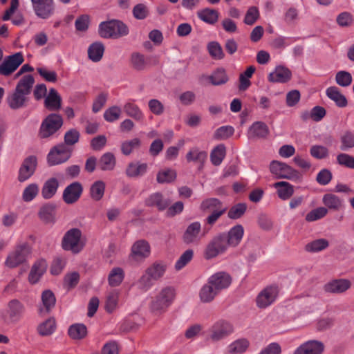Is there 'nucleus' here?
Listing matches in <instances>:
<instances>
[{
  "label": "nucleus",
  "instance_id": "dca6fc26",
  "mask_svg": "<svg viewBox=\"0 0 354 354\" xmlns=\"http://www.w3.org/2000/svg\"><path fill=\"white\" fill-rule=\"evenodd\" d=\"M24 60L21 53H16L8 56L0 65V75H10L24 62Z\"/></svg>",
  "mask_w": 354,
  "mask_h": 354
},
{
  "label": "nucleus",
  "instance_id": "c9c22d12",
  "mask_svg": "<svg viewBox=\"0 0 354 354\" xmlns=\"http://www.w3.org/2000/svg\"><path fill=\"white\" fill-rule=\"evenodd\" d=\"M248 346L249 342L246 339H238L227 346L225 354H243Z\"/></svg>",
  "mask_w": 354,
  "mask_h": 354
},
{
  "label": "nucleus",
  "instance_id": "864d4df0",
  "mask_svg": "<svg viewBox=\"0 0 354 354\" xmlns=\"http://www.w3.org/2000/svg\"><path fill=\"white\" fill-rule=\"evenodd\" d=\"M225 156V147L224 145L216 146L211 153V161L214 165H219Z\"/></svg>",
  "mask_w": 354,
  "mask_h": 354
},
{
  "label": "nucleus",
  "instance_id": "423d86ee",
  "mask_svg": "<svg viewBox=\"0 0 354 354\" xmlns=\"http://www.w3.org/2000/svg\"><path fill=\"white\" fill-rule=\"evenodd\" d=\"M82 232L77 228H72L68 230L62 241V246L64 250L71 251L73 254L80 252L84 243L82 240Z\"/></svg>",
  "mask_w": 354,
  "mask_h": 354
},
{
  "label": "nucleus",
  "instance_id": "37998d69",
  "mask_svg": "<svg viewBox=\"0 0 354 354\" xmlns=\"http://www.w3.org/2000/svg\"><path fill=\"white\" fill-rule=\"evenodd\" d=\"M212 84L218 86L225 84L228 81L226 71L223 68L216 69L211 75L208 76Z\"/></svg>",
  "mask_w": 354,
  "mask_h": 354
},
{
  "label": "nucleus",
  "instance_id": "6e6552de",
  "mask_svg": "<svg viewBox=\"0 0 354 354\" xmlns=\"http://www.w3.org/2000/svg\"><path fill=\"white\" fill-rule=\"evenodd\" d=\"M225 241L223 234L219 233L213 236L205 248L204 258L209 260L224 254L228 248Z\"/></svg>",
  "mask_w": 354,
  "mask_h": 354
},
{
  "label": "nucleus",
  "instance_id": "4be33fe9",
  "mask_svg": "<svg viewBox=\"0 0 354 354\" xmlns=\"http://www.w3.org/2000/svg\"><path fill=\"white\" fill-rule=\"evenodd\" d=\"M209 283H210L214 288L219 293L221 290L227 288L231 282V277L225 272H218L207 279Z\"/></svg>",
  "mask_w": 354,
  "mask_h": 354
},
{
  "label": "nucleus",
  "instance_id": "58836bf2",
  "mask_svg": "<svg viewBox=\"0 0 354 354\" xmlns=\"http://www.w3.org/2000/svg\"><path fill=\"white\" fill-rule=\"evenodd\" d=\"M218 292L208 281L204 284L199 291V297L203 303H209L214 299Z\"/></svg>",
  "mask_w": 354,
  "mask_h": 354
},
{
  "label": "nucleus",
  "instance_id": "09e8293b",
  "mask_svg": "<svg viewBox=\"0 0 354 354\" xmlns=\"http://www.w3.org/2000/svg\"><path fill=\"white\" fill-rule=\"evenodd\" d=\"M68 335L74 339H83L87 334V329L82 324H75L70 326Z\"/></svg>",
  "mask_w": 354,
  "mask_h": 354
},
{
  "label": "nucleus",
  "instance_id": "c03bdc74",
  "mask_svg": "<svg viewBox=\"0 0 354 354\" xmlns=\"http://www.w3.org/2000/svg\"><path fill=\"white\" fill-rule=\"evenodd\" d=\"M124 278V272L120 267L113 268L108 277L109 283L111 286L116 287L121 284Z\"/></svg>",
  "mask_w": 354,
  "mask_h": 354
},
{
  "label": "nucleus",
  "instance_id": "ddd939ff",
  "mask_svg": "<svg viewBox=\"0 0 354 354\" xmlns=\"http://www.w3.org/2000/svg\"><path fill=\"white\" fill-rule=\"evenodd\" d=\"M233 330V326L229 322L220 319L209 328V335L212 341L218 342L231 335Z\"/></svg>",
  "mask_w": 354,
  "mask_h": 354
},
{
  "label": "nucleus",
  "instance_id": "6ab92c4d",
  "mask_svg": "<svg viewBox=\"0 0 354 354\" xmlns=\"http://www.w3.org/2000/svg\"><path fill=\"white\" fill-rule=\"evenodd\" d=\"M83 187L79 182H73L66 187L63 192V201L68 205L74 204L82 196Z\"/></svg>",
  "mask_w": 354,
  "mask_h": 354
},
{
  "label": "nucleus",
  "instance_id": "aec40b11",
  "mask_svg": "<svg viewBox=\"0 0 354 354\" xmlns=\"http://www.w3.org/2000/svg\"><path fill=\"white\" fill-rule=\"evenodd\" d=\"M37 164V160L36 156H30L27 157L24 160L19 169L18 176L19 181L24 182L30 178L36 169Z\"/></svg>",
  "mask_w": 354,
  "mask_h": 354
},
{
  "label": "nucleus",
  "instance_id": "473e14b6",
  "mask_svg": "<svg viewBox=\"0 0 354 354\" xmlns=\"http://www.w3.org/2000/svg\"><path fill=\"white\" fill-rule=\"evenodd\" d=\"M148 169L147 163L140 162H131L128 164L125 174L129 178H138L145 175Z\"/></svg>",
  "mask_w": 354,
  "mask_h": 354
},
{
  "label": "nucleus",
  "instance_id": "f704fd0d",
  "mask_svg": "<svg viewBox=\"0 0 354 354\" xmlns=\"http://www.w3.org/2000/svg\"><path fill=\"white\" fill-rule=\"evenodd\" d=\"M326 95L331 100L335 102L339 107H345L347 105L346 97L341 93L339 88L336 86H330L326 91Z\"/></svg>",
  "mask_w": 354,
  "mask_h": 354
},
{
  "label": "nucleus",
  "instance_id": "9b49d317",
  "mask_svg": "<svg viewBox=\"0 0 354 354\" xmlns=\"http://www.w3.org/2000/svg\"><path fill=\"white\" fill-rule=\"evenodd\" d=\"M35 15L41 19L50 18L55 12L54 0H30Z\"/></svg>",
  "mask_w": 354,
  "mask_h": 354
},
{
  "label": "nucleus",
  "instance_id": "c85d7f7f",
  "mask_svg": "<svg viewBox=\"0 0 354 354\" xmlns=\"http://www.w3.org/2000/svg\"><path fill=\"white\" fill-rule=\"evenodd\" d=\"M62 106V97L53 88L49 90L44 100V106L50 111H57Z\"/></svg>",
  "mask_w": 354,
  "mask_h": 354
},
{
  "label": "nucleus",
  "instance_id": "13d9d810",
  "mask_svg": "<svg viewBox=\"0 0 354 354\" xmlns=\"http://www.w3.org/2000/svg\"><path fill=\"white\" fill-rule=\"evenodd\" d=\"M336 83L342 87H347L352 83L353 78L350 73L345 71H340L335 75Z\"/></svg>",
  "mask_w": 354,
  "mask_h": 354
},
{
  "label": "nucleus",
  "instance_id": "72a5a7b5",
  "mask_svg": "<svg viewBox=\"0 0 354 354\" xmlns=\"http://www.w3.org/2000/svg\"><path fill=\"white\" fill-rule=\"evenodd\" d=\"M273 187L277 189V195L281 200H288L294 194V186L286 181L277 182Z\"/></svg>",
  "mask_w": 354,
  "mask_h": 354
},
{
  "label": "nucleus",
  "instance_id": "8fccbe9b",
  "mask_svg": "<svg viewBox=\"0 0 354 354\" xmlns=\"http://www.w3.org/2000/svg\"><path fill=\"white\" fill-rule=\"evenodd\" d=\"M200 208L203 212H214L215 209H223L222 203L216 198H209L203 201Z\"/></svg>",
  "mask_w": 354,
  "mask_h": 354
},
{
  "label": "nucleus",
  "instance_id": "a18cd8bd",
  "mask_svg": "<svg viewBox=\"0 0 354 354\" xmlns=\"http://www.w3.org/2000/svg\"><path fill=\"white\" fill-rule=\"evenodd\" d=\"M328 246L329 242L328 240L325 239H318L307 243L305 245V250L308 252L315 253L321 252L326 249Z\"/></svg>",
  "mask_w": 354,
  "mask_h": 354
},
{
  "label": "nucleus",
  "instance_id": "bb28decb",
  "mask_svg": "<svg viewBox=\"0 0 354 354\" xmlns=\"http://www.w3.org/2000/svg\"><path fill=\"white\" fill-rule=\"evenodd\" d=\"M269 134V129L267 124L263 122H254L248 129V137L249 139L266 138Z\"/></svg>",
  "mask_w": 354,
  "mask_h": 354
},
{
  "label": "nucleus",
  "instance_id": "20e7f679",
  "mask_svg": "<svg viewBox=\"0 0 354 354\" xmlns=\"http://www.w3.org/2000/svg\"><path fill=\"white\" fill-rule=\"evenodd\" d=\"M63 118L58 113L48 115L41 122L38 136L41 139H48L55 135L62 127Z\"/></svg>",
  "mask_w": 354,
  "mask_h": 354
},
{
  "label": "nucleus",
  "instance_id": "f8f14e48",
  "mask_svg": "<svg viewBox=\"0 0 354 354\" xmlns=\"http://www.w3.org/2000/svg\"><path fill=\"white\" fill-rule=\"evenodd\" d=\"M279 292L277 286H269L263 288L256 298L257 306L259 308H266L277 300Z\"/></svg>",
  "mask_w": 354,
  "mask_h": 354
},
{
  "label": "nucleus",
  "instance_id": "5701e85b",
  "mask_svg": "<svg viewBox=\"0 0 354 354\" xmlns=\"http://www.w3.org/2000/svg\"><path fill=\"white\" fill-rule=\"evenodd\" d=\"M227 241V247H236L241 241L243 234L244 228L241 225H236L232 227L227 233L223 232Z\"/></svg>",
  "mask_w": 354,
  "mask_h": 354
},
{
  "label": "nucleus",
  "instance_id": "603ef678",
  "mask_svg": "<svg viewBox=\"0 0 354 354\" xmlns=\"http://www.w3.org/2000/svg\"><path fill=\"white\" fill-rule=\"evenodd\" d=\"M207 158V153L199 150L198 148H193L186 155L187 162H196L203 163Z\"/></svg>",
  "mask_w": 354,
  "mask_h": 354
},
{
  "label": "nucleus",
  "instance_id": "0e129e2a",
  "mask_svg": "<svg viewBox=\"0 0 354 354\" xmlns=\"http://www.w3.org/2000/svg\"><path fill=\"white\" fill-rule=\"evenodd\" d=\"M39 187L37 184L32 183L27 186L24 190L22 198L26 202L32 201L37 195Z\"/></svg>",
  "mask_w": 354,
  "mask_h": 354
},
{
  "label": "nucleus",
  "instance_id": "f03ea898",
  "mask_svg": "<svg viewBox=\"0 0 354 354\" xmlns=\"http://www.w3.org/2000/svg\"><path fill=\"white\" fill-rule=\"evenodd\" d=\"M167 269V263L163 261H156L150 265L138 280V288L142 292L148 291L156 281L162 279Z\"/></svg>",
  "mask_w": 354,
  "mask_h": 354
},
{
  "label": "nucleus",
  "instance_id": "052dcab7",
  "mask_svg": "<svg viewBox=\"0 0 354 354\" xmlns=\"http://www.w3.org/2000/svg\"><path fill=\"white\" fill-rule=\"evenodd\" d=\"M122 110L118 106H112L106 109L104 113V118L109 122H113L118 120L121 115Z\"/></svg>",
  "mask_w": 354,
  "mask_h": 354
},
{
  "label": "nucleus",
  "instance_id": "de8ad7c7",
  "mask_svg": "<svg viewBox=\"0 0 354 354\" xmlns=\"http://www.w3.org/2000/svg\"><path fill=\"white\" fill-rule=\"evenodd\" d=\"M37 333L41 336H48L55 330V321L53 318H49L45 322L41 323L37 328Z\"/></svg>",
  "mask_w": 354,
  "mask_h": 354
},
{
  "label": "nucleus",
  "instance_id": "a211bd4d",
  "mask_svg": "<svg viewBox=\"0 0 354 354\" xmlns=\"http://www.w3.org/2000/svg\"><path fill=\"white\" fill-rule=\"evenodd\" d=\"M149 255L150 245L148 242L145 240H138L131 247L129 259L135 262H141Z\"/></svg>",
  "mask_w": 354,
  "mask_h": 354
},
{
  "label": "nucleus",
  "instance_id": "cd10ccee",
  "mask_svg": "<svg viewBox=\"0 0 354 354\" xmlns=\"http://www.w3.org/2000/svg\"><path fill=\"white\" fill-rule=\"evenodd\" d=\"M56 205L53 203H46L42 205L39 212L38 217L44 223H54L55 222Z\"/></svg>",
  "mask_w": 354,
  "mask_h": 354
},
{
  "label": "nucleus",
  "instance_id": "774afa93",
  "mask_svg": "<svg viewBox=\"0 0 354 354\" xmlns=\"http://www.w3.org/2000/svg\"><path fill=\"white\" fill-rule=\"evenodd\" d=\"M337 162L343 167L354 169V157L344 153H341L337 156Z\"/></svg>",
  "mask_w": 354,
  "mask_h": 354
},
{
  "label": "nucleus",
  "instance_id": "e2e57ef3",
  "mask_svg": "<svg viewBox=\"0 0 354 354\" xmlns=\"http://www.w3.org/2000/svg\"><path fill=\"white\" fill-rule=\"evenodd\" d=\"M131 62L132 66L138 71L144 70L147 65L145 56L138 53H134L131 55Z\"/></svg>",
  "mask_w": 354,
  "mask_h": 354
},
{
  "label": "nucleus",
  "instance_id": "0eeeda50",
  "mask_svg": "<svg viewBox=\"0 0 354 354\" xmlns=\"http://www.w3.org/2000/svg\"><path fill=\"white\" fill-rule=\"evenodd\" d=\"M270 171L276 178L298 181L301 178V175L298 171L294 169L288 165L277 160H273L270 162Z\"/></svg>",
  "mask_w": 354,
  "mask_h": 354
},
{
  "label": "nucleus",
  "instance_id": "412c9836",
  "mask_svg": "<svg viewBox=\"0 0 354 354\" xmlns=\"http://www.w3.org/2000/svg\"><path fill=\"white\" fill-rule=\"evenodd\" d=\"M351 287V281L347 279H333L326 283L324 290L326 292L332 294H342Z\"/></svg>",
  "mask_w": 354,
  "mask_h": 354
},
{
  "label": "nucleus",
  "instance_id": "f3484780",
  "mask_svg": "<svg viewBox=\"0 0 354 354\" xmlns=\"http://www.w3.org/2000/svg\"><path fill=\"white\" fill-rule=\"evenodd\" d=\"M24 60L21 53H16L8 56L0 65V75H10L24 62Z\"/></svg>",
  "mask_w": 354,
  "mask_h": 354
},
{
  "label": "nucleus",
  "instance_id": "1a4fd4ad",
  "mask_svg": "<svg viewBox=\"0 0 354 354\" xmlns=\"http://www.w3.org/2000/svg\"><path fill=\"white\" fill-rule=\"evenodd\" d=\"M30 254V248L27 244L19 245L8 254L5 264L9 268H15L26 262Z\"/></svg>",
  "mask_w": 354,
  "mask_h": 354
},
{
  "label": "nucleus",
  "instance_id": "680f3d73",
  "mask_svg": "<svg viewBox=\"0 0 354 354\" xmlns=\"http://www.w3.org/2000/svg\"><path fill=\"white\" fill-rule=\"evenodd\" d=\"M246 209L245 203H237L230 209L227 216L231 219H238L245 214Z\"/></svg>",
  "mask_w": 354,
  "mask_h": 354
},
{
  "label": "nucleus",
  "instance_id": "7c9ffc66",
  "mask_svg": "<svg viewBox=\"0 0 354 354\" xmlns=\"http://www.w3.org/2000/svg\"><path fill=\"white\" fill-rule=\"evenodd\" d=\"M41 301L43 306L39 308V313L44 316L47 315L55 306L56 299L52 291L46 290L42 292Z\"/></svg>",
  "mask_w": 354,
  "mask_h": 354
},
{
  "label": "nucleus",
  "instance_id": "b1692460",
  "mask_svg": "<svg viewBox=\"0 0 354 354\" xmlns=\"http://www.w3.org/2000/svg\"><path fill=\"white\" fill-rule=\"evenodd\" d=\"M324 351L322 343L315 340L308 341L297 347L293 354H322Z\"/></svg>",
  "mask_w": 354,
  "mask_h": 354
},
{
  "label": "nucleus",
  "instance_id": "7ed1b4c3",
  "mask_svg": "<svg viewBox=\"0 0 354 354\" xmlns=\"http://www.w3.org/2000/svg\"><path fill=\"white\" fill-rule=\"evenodd\" d=\"M176 297V290L172 286L161 288L155 296L151 297L149 304L151 312L155 315L165 313L173 304Z\"/></svg>",
  "mask_w": 354,
  "mask_h": 354
},
{
  "label": "nucleus",
  "instance_id": "f257e3e1",
  "mask_svg": "<svg viewBox=\"0 0 354 354\" xmlns=\"http://www.w3.org/2000/svg\"><path fill=\"white\" fill-rule=\"evenodd\" d=\"M35 79L32 75H25L18 82L15 91L7 97V103L10 109H19L26 106L28 95L30 93Z\"/></svg>",
  "mask_w": 354,
  "mask_h": 354
},
{
  "label": "nucleus",
  "instance_id": "3c124183",
  "mask_svg": "<svg viewBox=\"0 0 354 354\" xmlns=\"http://www.w3.org/2000/svg\"><path fill=\"white\" fill-rule=\"evenodd\" d=\"M207 50L210 56L216 60L223 59L225 57V53L223 50L222 46L217 41H212L207 44Z\"/></svg>",
  "mask_w": 354,
  "mask_h": 354
},
{
  "label": "nucleus",
  "instance_id": "69168bd1",
  "mask_svg": "<svg viewBox=\"0 0 354 354\" xmlns=\"http://www.w3.org/2000/svg\"><path fill=\"white\" fill-rule=\"evenodd\" d=\"M194 252L189 249L184 252L175 264V268L180 270L183 268L193 258Z\"/></svg>",
  "mask_w": 354,
  "mask_h": 354
},
{
  "label": "nucleus",
  "instance_id": "a878e982",
  "mask_svg": "<svg viewBox=\"0 0 354 354\" xmlns=\"http://www.w3.org/2000/svg\"><path fill=\"white\" fill-rule=\"evenodd\" d=\"M145 203L149 207H156L159 211H163L169 207L171 201L165 198L160 192H156L146 199Z\"/></svg>",
  "mask_w": 354,
  "mask_h": 354
},
{
  "label": "nucleus",
  "instance_id": "e433bc0d",
  "mask_svg": "<svg viewBox=\"0 0 354 354\" xmlns=\"http://www.w3.org/2000/svg\"><path fill=\"white\" fill-rule=\"evenodd\" d=\"M116 165V158L113 153L106 152L97 161V166L102 171H112Z\"/></svg>",
  "mask_w": 354,
  "mask_h": 354
},
{
  "label": "nucleus",
  "instance_id": "4d7b16f0",
  "mask_svg": "<svg viewBox=\"0 0 354 354\" xmlns=\"http://www.w3.org/2000/svg\"><path fill=\"white\" fill-rule=\"evenodd\" d=\"M310 154L314 158L322 160L329 156V151L327 147L323 145H313L310 149Z\"/></svg>",
  "mask_w": 354,
  "mask_h": 354
},
{
  "label": "nucleus",
  "instance_id": "79ce46f5",
  "mask_svg": "<svg viewBox=\"0 0 354 354\" xmlns=\"http://www.w3.org/2000/svg\"><path fill=\"white\" fill-rule=\"evenodd\" d=\"M197 15L200 19L209 24H215L218 18V12L211 8L201 10L198 11Z\"/></svg>",
  "mask_w": 354,
  "mask_h": 354
},
{
  "label": "nucleus",
  "instance_id": "2eb2a0df",
  "mask_svg": "<svg viewBox=\"0 0 354 354\" xmlns=\"http://www.w3.org/2000/svg\"><path fill=\"white\" fill-rule=\"evenodd\" d=\"M205 233L201 230V224L195 221L189 224L183 235V241L186 244L198 245L205 236Z\"/></svg>",
  "mask_w": 354,
  "mask_h": 354
},
{
  "label": "nucleus",
  "instance_id": "ea45409f",
  "mask_svg": "<svg viewBox=\"0 0 354 354\" xmlns=\"http://www.w3.org/2000/svg\"><path fill=\"white\" fill-rule=\"evenodd\" d=\"M104 46L102 42L96 41L91 44L88 48V58L94 62H97L102 58Z\"/></svg>",
  "mask_w": 354,
  "mask_h": 354
},
{
  "label": "nucleus",
  "instance_id": "a19ab883",
  "mask_svg": "<svg viewBox=\"0 0 354 354\" xmlns=\"http://www.w3.org/2000/svg\"><path fill=\"white\" fill-rule=\"evenodd\" d=\"M59 187L58 180L55 178L48 179L44 185L41 195L45 199L51 198L57 192Z\"/></svg>",
  "mask_w": 354,
  "mask_h": 354
},
{
  "label": "nucleus",
  "instance_id": "39448f33",
  "mask_svg": "<svg viewBox=\"0 0 354 354\" xmlns=\"http://www.w3.org/2000/svg\"><path fill=\"white\" fill-rule=\"evenodd\" d=\"M99 35L105 39H117L129 33L128 27L118 20L103 21L99 25Z\"/></svg>",
  "mask_w": 354,
  "mask_h": 354
},
{
  "label": "nucleus",
  "instance_id": "c756f323",
  "mask_svg": "<svg viewBox=\"0 0 354 354\" xmlns=\"http://www.w3.org/2000/svg\"><path fill=\"white\" fill-rule=\"evenodd\" d=\"M322 203L327 209L339 211L344 208V200L338 196L328 193L323 196Z\"/></svg>",
  "mask_w": 354,
  "mask_h": 354
},
{
  "label": "nucleus",
  "instance_id": "338daca9",
  "mask_svg": "<svg viewBox=\"0 0 354 354\" xmlns=\"http://www.w3.org/2000/svg\"><path fill=\"white\" fill-rule=\"evenodd\" d=\"M176 177V174L173 169H165L158 172L157 181L160 183H170Z\"/></svg>",
  "mask_w": 354,
  "mask_h": 354
},
{
  "label": "nucleus",
  "instance_id": "393cba45",
  "mask_svg": "<svg viewBox=\"0 0 354 354\" xmlns=\"http://www.w3.org/2000/svg\"><path fill=\"white\" fill-rule=\"evenodd\" d=\"M292 77L291 71L286 67L278 66L269 73L268 80L272 83H286Z\"/></svg>",
  "mask_w": 354,
  "mask_h": 354
},
{
  "label": "nucleus",
  "instance_id": "bf43d9fd",
  "mask_svg": "<svg viewBox=\"0 0 354 354\" xmlns=\"http://www.w3.org/2000/svg\"><path fill=\"white\" fill-rule=\"evenodd\" d=\"M327 214V208L319 207L308 212L306 216V220L308 222H313L324 218Z\"/></svg>",
  "mask_w": 354,
  "mask_h": 354
},
{
  "label": "nucleus",
  "instance_id": "4c0bfd02",
  "mask_svg": "<svg viewBox=\"0 0 354 354\" xmlns=\"http://www.w3.org/2000/svg\"><path fill=\"white\" fill-rule=\"evenodd\" d=\"M125 113L137 121H142L145 119V115L140 107L134 102L129 101L124 105Z\"/></svg>",
  "mask_w": 354,
  "mask_h": 354
},
{
  "label": "nucleus",
  "instance_id": "4468645a",
  "mask_svg": "<svg viewBox=\"0 0 354 354\" xmlns=\"http://www.w3.org/2000/svg\"><path fill=\"white\" fill-rule=\"evenodd\" d=\"M71 156V151L65 145H59L54 147L47 156L48 163L50 166L59 165L67 161Z\"/></svg>",
  "mask_w": 354,
  "mask_h": 354
},
{
  "label": "nucleus",
  "instance_id": "2f4dec72",
  "mask_svg": "<svg viewBox=\"0 0 354 354\" xmlns=\"http://www.w3.org/2000/svg\"><path fill=\"white\" fill-rule=\"evenodd\" d=\"M47 266L46 261L44 259L36 261L32 266L28 276L30 283L35 284L38 282L41 277L46 272Z\"/></svg>",
  "mask_w": 354,
  "mask_h": 354
},
{
  "label": "nucleus",
  "instance_id": "5fc2aeb1",
  "mask_svg": "<svg viewBox=\"0 0 354 354\" xmlns=\"http://www.w3.org/2000/svg\"><path fill=\"white\" fill-rule=\"evenodd\" d=\"M140 146V140L138 138H133L126 140L121 144V151L124 156L130 155L134 149H138Z\"/></svg>",
  "mask_w": 354,
  "mask_h": 354
},
{
  "label": "nucleus",
  "instance_id": "49530a36",
  "mask_svg": "<svg viewBox=\"0 0 354 354\" xmlns=\"http://www.w3.org/2000/svg\"><path fill=\"white\" fill-rule=\"evenodd\" d=\"M106 185L102 180H97L93 183L90 188V195L93 200L98 201L104 194Z\"/></svg>",
  "mask_w": 354,
  "mask_h": 354
},
{
  "label": "nucleus",
  "instance_id": "6e6d98bb",
  "mask_svg": "<svg viewBox=\"0 0 354 354\" xmlns=\"http://www.w3.org/2000/svg\"><path fill=\"white\" fill-rule=\"evenodd\" d=\"M340 149L348 151L354 147V133L347 131L340 137Z\"/></svg>",
  "mask_w": 354,
  "mask_h": 354
},
{
  "label": "nucleus",
  "instance_id": "9d476101",
  "mask_svg": "<svg viewBox=\"0 0 354 354\" xmlns=\"http://www.w3.org/2000/svg\"><path fill=\"white\" fill-rule=\"evenodd\" d=\"M26 311L25 306L18 299L10 300L3 315L4 321L8 323L15 324L19 322Z\"/></svg>",
  "mask_w": 354,
  "mask_h": 354
}]
</instances>
